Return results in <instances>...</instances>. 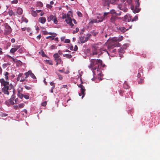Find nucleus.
I'll return each instance as SVG.
<instances>
[{"instance_id":"nucleus-43","label":"nucleus","mask_w":160,"mask_h":160,"mask_svg":"<svg viewBox=\"0 0 160 160\" xmlns=\"http://www.w3.org/2000/svg\"><path fill=\"white\" fill-rule=\"evenodd\" d=\"M15 103L16 104H18L20 102L19 101V100L18 99V98H16L15 99Z\"/></svg>"},{"instance_id":"nucleus-15","label":"nucleus","mask_w":160,"mask_h":160,"mask_svg":"<svg viewBox=\"0 0 160 160\" xmlns=\"http://www.w3.org/2000/svg\"><path fill=\"white\" fill-rule=\"evenodd\" d=\"M46 21V19L44 17H40L38 19V22L43 24H44Z\"/></svg>"},{"instance_id":"nucleus-10","label":"nucleus","mask_w":160,"mask_h":160,"mask_svg":"<svg viewBox=\"0 0 160 160\" xmlns=\"http://www.w3.org/2000/svg\"><path fill=\"white\" fill-rule=\"evenodd\" d=\"M19 46H16L14 47L13 48H11L10 50V52L13 54L20 48Z\"/></svg>"},{"instance_id":"nucleus-2","label":"nucleus","mask_w":160,"mask_h":160,"mask_svg":"<svg viewBox=\"0 0 160 160\" xmlns=\"http://www.w3.org/2000/svg\"><path fill=\"white\" fill-rule=\"evenodd\" d=\"M1 80V85L3 87L2 89V92L4 94L8 95L10 92L9 91L12 88L13 86L11 83L9 84L8 82L5 81L3 78Z\"/></svg>"},{"instance_id":"nucleus-60","label":"nucleus","mask_w":160,"mask_h":160,"mask_svg":"<svg viewBox=\"0 0 160 160\" xmlns=\"http://www.w3.org/2000/svg\"><path fill=\"white\" fill-rule=\"evenodd\" d=\"M58 78H59V79L61 80L62 79V75H61L60 74H58Z\"/></svg>"},{"instance_id":"nucleus-1","label":"nucleus","mask_w":160,"mask_h":160,"mask_svg":"<svg viewBox=\"0 0 160 160\" xmlns=\"http://www.w3.org/2000/svg\"><path fill=\"white\" fill-rule=\"evenodd\" d=\"M123 39V37L120 36L118 38L114 37L108 40L107 42L108 44V48L110 50L115 47L119 46L120 44L118 42L121 41Z\"/></svg>"},{"instance_id":"nucleus-35","label":"nucleus","mask_w":160,"mask_h":160,"mask_svg":"<svg viewBox=\"0 0 160 160\" xmlns=\"http://www.w3.org/2000/svg\"><path fill=\"white\" fill-rule=\"evenodd\" d=\"M30 77H31L33 79H36V78L35 76L34 75V74L31 72V73L30 75Z\"/></svg>"},{"instance_id":"nucleus-58","label":"nucleus","mask_w":160,"mask_h":160,"mask_svg":"<svg viewBox=\"0 0 160 160\" xmlns=\"http://www.w3.org/2000/svg\"><path fill=\"white\" fill-rule=\"evenodd\" d=\"M2 117H6L8 116V114L6 113H2L1 115Z\"/></svg>"},{"instance_id":"nucleus-14","label":"nucleus","mask_w":160,"mask_h":160,"mask_svg":"<svg viewBox=\"0 0 160 160\" xmlns=\"http://www.w3.org/2000/svg\"><path fill=\"white\" fill-rule=\"evenodd\" d=\"M124 19L125 22H129L131 20V16L130 15H126L124 16Z\"/></svg>"},{"instance_id":"nucleus-36","label":"nucleus","mask_w":160,"mask_h":160,"mask_svg":"<svg viewBox=\"0 0 160 160\" xmlns=\"http://www.w3.org/2000/svg\"><path fill=\"white\" fill-rule=\"evenodd\" d=\"M79 31V29L78 28H77L75 30H74L73 31L72 33L73 34H75L76 33H77Z\"/></svg>"},{"instance_id":"nucleus-23","label":"nucleus","mask_w":160,"mask_h":160,"mask_svg":"<svg viewBox=\"0 0 160 160\" xmlns=\"http://www.w3.org/2000/svg\"><path fill=\"white\" fill-rule=\"evenodd\" d=\"M9 73L7 72H5L4 75L5 76V78L6 81L8 80V75Z\"/></svg>"},{"instance_id":"nucleus-44","label":"nucleus","mask_w":160,"mask_h":160,"mask_svg":"<svg viewBox=\"0 0 160 160\" xmlns=\"http://www.w3.org/2000/svg\"><path fill=\"white\" fill-rule=\"evenodd\" d=\"M109 13V12H105L103 16H102L104 18V19L106 18L107 15Z\"/></svg>"},{"instance_id":"nucleus-40","label":"nucleus","mask_w":160,"mask_h":160,"mask_svg":"<svg viewBox=\"0 0 160 160\" xmlns=\"http://www.w3.org/2000/svg\"><path fill=\"white\" fill-rule=\"evenodd\" d=\"M135 2L136 3V5L135 7H139L140 6V3L139 1Z\"/></svg>"},{"instance_id":"nucleus-64","label":"nucleus","mask_w":160,"mask_h":160,"mask_svg":"<svg viewBox=\"0 0 160 160\" xmlns=\"http://www.w3.org/2000/svg\"><path fill=\"white\" fill-rule=\"evenodd\" d=\"M141 76V75L140 73L139 72H138V75H137L138 78H140V77Z\"/></svg>"},{"instance_id":"nucleus-51","label":"nucleus","mask_w":160,"mask_h":160,"mask_svg":"<svg viewBox=\"0 0 160 160\" xmlns=\"http://www.w3.org/2000/svg\"><path fill=\"white\" fill-rule=\"evenodd\" d=\"M22 21L23 22H24L26 23H27L28 22V20L27 19H26V18H23V19L22 20Z\"/></svg>"},{"instance_id":"nucleus-34","label":"nucleus","mask_w":160,"mask_h":160,"mask_svg":"<svg viewBox=\"0 0 160 160\" xmlns=\"http://www.w3.org/2000/svg\"><path fill=\"white\" fill-rule=\"evenodd\" d=\"M144 80L142 78H140L139 81L138 82V83L139 84H142L144 82Z\"/></svg>"},{"instance_id":"nucleus-37","label":"nucleus","mask_w":160,"mask_h":160,"mask_svg":"<svg viewBox=\"0 0 160 160\" xmlns=\"http://www.w3.org/2000/svg\"><path fill=\"white\" fill-rule=\"evenodd\" d=\"M138 16H136L134 17L133 18L132 20L131 21L132 22H133L134 21H136L138 19Z\"/></svg>"},{"instance_id":"nucleus-57","label":"nucleus","mask_w":160,"mask_h":160,"mask_svg":"<svg viewBox=\"0 0 160 160\" xmlns=\"http://www.w3.org/2000/svg\"><path fill=\"white\" fill-rule=\"evenodd\" d=\"M47 7L50 9L52 7V6L51 5L48 4L47 5Z\"/></svg>"},{"instance_id":"nucleus-9","label":"nucleus","mask_w":160,"mask_h":160,"mask_svg":"<svg viewBox=\"0 0 160 160\" xmlns=\"http://www.w3.org/2000/svg\"><path fill=\"white\" fill-rule=\"evenodd\" d=\"M78 87L80 88V90L81 91V93H79V95L81 96L82 95V98H83L85 95V89L84 87L81 84H80L78 86Z\"/></svg>"},{"instance_id":"nucleus-4","label":"nucleus","mask_w":160,"mask_h":160,"mask_svg":"<svg viewBox=\"0 0 160 160\" xmlns=\"http://www.w3.org/2000/svg\"><path fill=\"white\" fill-rule=\"evenodd\" d=\"M70 14H72V12L71 11L68 12L67 14L63 13L62 14V18L63 19H66L65 21L70 26L71 28H72L74 26V24L72 23V19L70 17Z\"/></svg>"},{"instance_id":"nucleus-29","label":"nucleus","mask_w":160,"mask_h":160,"mask_svg":"<svg viewBox=\"0 0 160 160\" xmlns=\"http://www.w3.org/2000/svg\"><path fill=\"white\" fill-rule=\"evenodd\" d=\"M55 37V36H48V37H46V38L47 39H50V40L51 41H52V40L54 39V38Z\"/></svg>"},{"instance_id":"nucleus-41","label":"nucleus","mask_w":160,"mask_h":160,"mask_svg":"<svg viewBox=\"0 0 160 160\" xmlns=\"http://www.w3.org/2000/svg\"><path fill=\"white\" fill-rule=\"evenodd\" d=\"M50 85L52 86V89H54L55 88V85H54V83H53V82H50Z\"/></svg>"},{"instance_id":"nucleus-28","label":"nucleus","mask_w":160,"mask_h":160,"mask_svg":"<svg viewBox=\"0 0 160 160\" xmlns=\"http://www.w3.org/2000/svg\"><path fill=\"white\" fill-rule=\"evenodd\" d=\"M53 57L54 58V60H55V59H57L58 58H59L60 56L59 55L58 53H55L53 55Z\"/></svg>"},{"instance_id":"nucleus-31","label":"nucleus","mask_w":160,"mask_h":160,"mask_svg":"<svg viewBox=\"0 0 160 160\" xmlns=\"http://www.w3.org/2000/svg\"><path fill=\"white\" fill-rule=\"evenodd\" d=\"M45 61L48 64L50 65H52L53 64L52 61L46 60Z\"/></svg>"},{"instance_id":"nucleus-63","label":"nucleus","mask_w":160,"mask_h":160,"mask_svg":"<svg viewBox=\"0 0 160 160\" xmlns=\"http://www.w3.org/2000/svg\"><path fill=\"white\" fill-rule=\"evenodd\" d=\"M127 1L129 4H130L132 2V0H127Z\"/></svg>"},{"instance_id":"nucleus-59","label":"nucleus","mask_w":160,"mask_h":160,"mask_svg":"<svg viewBox=\"0 0 160 160\" xmlns=\"http://www.w3.org/2000/svg\"><path fill=\"white\" fill-rule=\"evenodd\" d=\"M78 49V47L77 45H75L74 47V50L75 51H76Z\"/></svg>"},{"instance_id":"nucleus-22","label":"nucleus","mask_w":160,"mask_h":160,"mask_svg":"<svg viewBox=\"0 0 160 160\" xmlns=\"http://www.w3.org/2000/svg\"><path fill=\"white\" fill-rule=\"evenodd\" d=\"M97 18L98 19V22H102L104 19V18L102 16L100 15L97 16Z\"/></svg>"},{"instance_id":"nucleus-32","label":"nucleus","mask_w":160,"mask_h":160,"mask_svg":"<svg viewBox=\"0 0 160 160\" xmlns=\"http://www.w3.org/2000/svg\"><path fill=\"white\" fill-rule=\"evenodd\" d=\"M8 13L9 15L10 16H12V15H15V14H14V13L13 12L12 10H9L8 11Z\"/></svg>"},{"instance_id":"nucleus-21","label":"nucleus","mask_w":160,"mask_h":160,"mask_svg":"<svg viewBox=\"0 0 160 160\" xmlns=\"http://www.w3.org/2000/svg\"><path fill=\"white\" fill-rule=\"evenodd\" d=\"M17 12L18 15H21L22 13V10L20 8H18L17 10Z\"/></svg>"},{"instance_id":"nucleus-11","label":"nucleus","mask_w":160,"mask_h":160,"mask_svg":"<svg viewBox=\"0 0 160 160\" xmlns=\"http://www.w3.org/2000/svg\"><path fill=\"white\" fill-rule=\"evenodd\" d=\"M103 2L104 6L108 5V6L110 3L112 4H114V2L110 1V0H104Z\"/></svg>"},{"instance_id":"nucleus-33","label":"nucleus","mask_w":160,"mask_h":160,"mask_svg":"<svg viewBox=\"0 0 160 160\" xmlns=\"http://www.w3.org/2000/svg\"><path fill=\"white\" fill-rule=\"evenodd\" d=\"M91 33L92 35L94 36H95L98 33V32H95L94 31H92V32H91Z\"/></svg>"},{"instance_id":"nucleus-46","label":"nucleus","mask_w":160,"mask_h":160,"mask_svg":"<svg viewBox=\"0 0 160 160\" xmlns=\"http://www.w3.org/2000/svg\"><path fill=\"white\" fill-rule=\"evenodd\" d=\"M78 15L79 17H82V14L80 12H78Z\"/></svg>"},{"instance_id":"nucleus-54","label":"nucleus","mask_w":160,"mask_h":160,"mask_svg":"<svg viewBox=\"0 0 160 160\" xmlns=\"http://www.w3.org/2000/svg\"><path fill=\"white\" fill-rule=\"evenodd\" d=\"M19 106L18 105H15L13 106V108L15 110H17L18 109Z\"/></svg>"},{"instance_id":"nucleus-5","label":"nucleus","mask_w":160,"mask_h":160,"mask_svg":"<svg viewBox=\"0 0 160 160\" xmlns=\"http://www.w3.org/2000/svg\"><path fill=\"white\" fill-rule=\"evenodd\" d=\"M99 47L98 44H94L92 45V53L91 54V55H96L98 53V51L99 49Z\"/></svg>"},{"instance_id":"nucleus-13","label":"nucleus","mask_w":160,"mask_h":160,"mask_svg":"<svg viewBox=\"0 0 160 160\" xmlns=\"http://www.w3.org/2000/svg\"><path fill=\"white\" fill-rule=\"evenodd\" d=\"M6 103L7 105L8 106H10L11 105H13L14 104V101L12 100H11V99H10L8 101L6 102Z\"/></svg>"},{"instance_id":"nucleus-39","label":"nucleus","mask_w":160,"mask_h":160,"mask_svg":"<svg viewBox=\"0 0 160 160\" xmlns=\"http://www.w3.org/2000/svg\"><path fill=\"white\" fill-rule=\"evenodd\" d=\"M23 48H21L19 49L18 50V52H19V53H22L23 50Z\"/></svg>"},{"instance_id":"nucleus-7","label":"nucleus","mask_w":160,"mask_h":160,"mask_svg":"<svg viewBox=\"0 0 160 160\" xmlns=\"http://www.w3.org/2000/svg\"><path fill=\"white\" fill-rule=\"evenodd\" d=\"M5 32L4 34L6 35H7L11 33L12 32V29L6 23L5 25Z\"/></svg>"},{"instance_id":"nucleus-8","label":"nucleus","mask_w":160,"mask_h":160,"mask_svg":"<svg viewBox=\"0 0 160 160\" xmlns=\"http://www.w3.org/2000/svg\"><path fill=\"white\" fill-rule=\"evenodd\" d=\"M17 95L21 99H22L23 97L26 99H28L29 98V97L28 95H23L20 92V90H18Z\"/></svg>"},{"instance_id":"nucleus-50","label":"nucleus","mask_w":160,"mask_h":160,"mask_svg":"<svg viewBox=\"0 0 160 160\" xmlns=\"http://www.w3.org/2000/svg\"><path fill=\"white\" fill-rule=\"evenodd\" d=\"M15 98V96L13 94L11 96L10 99H11V100L12 99V100L13 101H14V100Z\"/></svg>"},{"instance_id":"nucleus-18","label":"nucleus","mask_w":160,"mask_h":160,"mask_svg":"<svg viewBox=\"0 0 160 160\" xmlns=\"http://www.w3.org/2000/svg\"><path fill=\"white\" fill-rule=\"evenodd\" d=\"M54 60L56 62V65L57 66L58 65V64H60L62 62V61L61 59L60 58L56 59H55V60Z\"/></svg>"},{"instance_id":"nucleus-24","label":"nucleus","mask_w":160,"mask_h":160,"mask_svg":"<svg viewBox=\"0 0 160 160\" xmlns=\"http://www.w3.org/2000/svg\"><path fill=\"white\" fill-rule=\"evenodd\" d=\"M63 56L64 57H66V58L68 59H70L72 57L71 55L69 54H63Z\"/></svg>"},{"instance_id":"nucleus-6","label":"nucleus","mask_w":160,"mask_h":160,"mask_svg":"<svg viewBox=\"0 0 160 160\" xmlns=\"http://www.w3.org/2000/svg\"><path fill=\"white\" fill-rule=\"evenodd\" d=\"M47 20L48 22L53 21V22L55 24H58V21L56 16L53 15H51L48 18Z\"/></svg>"},{"instance_id":"nucleus-62","label":"nucleus","mask_w":160,"mask_h":160,"mask_svg":"<svg viewBox=\"0 0 160 160\" xmlns=\"http://www.w3.org/2000/svg\"><path fill=\"white\" fill-rule=\"evenodd\" d=\"M41 38V34H39L38 35L37 37V38L38 39V40H40Z\"/></svg>"},{"instance_id":"nucleus-19","label":"nucleus","mask_w":160,"mask_h":160,"mask_svg":"<svg viewBox=\"0 0 160 160\" xmlns=\"http://www.w3.org/2000/svg\"><path fill=\"white\" fill-rule=\"evenodd\" d=\"M32 71L31 70L28 71V72L24 73L25 75L26 76L25 78H27L29 76H30L31 73Z\"/></svg>"},{"instance_id":"nucleus-53","label":"nucleus","mask_w":160,"mask_h":160,"mask_svg":"<svg viewBox=\"0 0 160 160\" xmlns=\"http://www.w3.org/2000/svg\"><path fill=\"white\" fill-rule=\"evenodd\" d=\"M24 87L27 90H30L31 89V88L26 85Z\"/></svg>"},{"instance_id":"nucleus-26","label":"nucleus","mask_w":160,"mask_h":160,"mask_svg":"<svg viewBox=\"0 0 160 160\" xmlns=\"http://www.w3.org/2000/svg\"><path fill=\"white\" fill-rule=\"evenodd\" d=\"M98 21L97 19H92L90 23H98Z\"/></svg>"},{"instance_id":"nucleus-38","label":"nucleus","mask_w":160,"mask_h":160,"mask_svg":"<svg viewBox=\"0 0 160 160\" xmlns=\"http://www.w3.org/2000/svg\"><path fill=\"white\" fill-rule=\"evenodd\" d=\"M25 106V105L24 103H22L19 104V107L20 108H23Z\"/></svg>"},{"instance_id":"nucleus-47","label":"nucleus","mask_w":160,"mask_h":160,"mask_svg":"<svg viewBox=\"0 0 160 160\" xmlns=\"http://www.w3.org/2000/svg\"><path fill=\"white\" fill-rule=\"evenodd\" d=\"M110 13H111L112 14H115L116 15V12H115V10L112 9L110 10Z\"/></svg>"},{"instance_id":"nucleus-45","label":"nucleus","mask_w":160,"mask_h":160,"mask_svg":"<svg viewBox=\"0 0 160 160\" xmlns=\"http://www.w3.org/2000/svg\"><path fill=\"white\" fill-rule=\"evenodd\" d=\"M92 36V35L91 34L88 33L87 35V36L86 37V38H88V39L89 38H90Z\"/></svg>"},{"instance_id":"nucleus-49","label":"nucleus","mask_w":160,"mask_h":160,"mask_svg":"<svg viewBox=\"0 0 160 160\" xmlns=\"http://www.w3.org/2000/svg\"><path fill=\"white\" fill-rule=\"evenodd\" d=\"M47 104V102L45 101L42 103V106H46Z\"/></svg>"},{"instance_id":"nucleus-17","label":"nucleus","mask_w":160,"mask_h":160,"mask_svg":"<svg viewBox=\"0 0 160 160\" xmlns=\"http://www.w3.org/2000/svg\"><path fill=\"white\" fill-rule=\"evenodd\" d=\"M117 18V17L115 16H113L110 19V22L112 23H114Z\"/></svg>"},{"instance_id":"nucleus-48","label":"nucleus","mask_w":160,"mask_h":160,"mask_svg":"<svg viewBox=\"0 0 160 160\" xmlns=\"http://www.w3.org/2000/svg\"><path fill=\"white\" fill-rule=\"evenodd\" d=\"M113 48H112V49H110H110H108H108L109 50V51L110 52H113V53H115L116 52V49H114L113 50H112Z\"/></svg>"},{"instance_id":"nucleus-27","label":"nucleus","mask_w":160,"mask_h":160,"mask_svg":"<svg viewBox=\"0 0 160 160\" xmlns=\"http://www.w3.org/2000/svg\"><path fill=\"white\" fill-rule=\"evenodd\" d=\"M31 14L34 17H36L37 15L36 11L33 10L31 11Z\"/></svg>"},{"instance_id":"nucleus-55","label":"nucleus","mask_w":160,"mask_h":160,"mask_svg":"<svg viewBox=\"0 0 160 160\" xmlns=\"http://www.w3.org/2000/svg\"><path fill=\"white\" fill-rule=\"evenodd\" d=\"M22 78L20 79V82H23L25 81V79L26 78H23V77H22Z\"/></svg>"},{"instance_id":"nucleus-42","label":"nucleus","mask_w":160,"mask_h":160,"mask_svg":"<svg viewBox=\"0 0 160 160\" xmlns=\"http://www.w3.org/2000/svg\"><path fill=\"white\" fill-rule=\"evenodd\" d=\"M18 2V0H13L11 2L12 4H17Z\"/></svg>"},{"instance_id":"nucleus-3","label":"nucleus","mask_w":160,"mask_h":160,"mask_svg":"<svg viewBox=\"0 0 160 160\" xmlns=\"http://www.w3.org/2000/svg\"><path fill=\"white\" fill-rule=\"evenodd\" d=\"M102 61L100 59H92L90 65L88 67L93 70V73L95 72V70H97V71L100 70L99 66L102 65Z\"/></svg>"},{"instance_id":"nucleus-16","label":"nucleus","mask_w":160,"mask_h":160,"mask_svg":"<svg viewBox=\"0 0 160 160\" xmlns=\"http://www.w3.org/2000/svg\"><path fill=\"white\" fill-rule=\"evenodd\" d=\"M134 8L133 7H131V8L132 9L133 11V12L134 13H137L139 12L140 11V9L139 7H135V9L134 10L133 9Z\"/></svg>"},{"instance_id":"nucleus-56","label":"nucleus","mask_w":160,"mask_h":160,"mask_svg":"<svg viewBox=\"0 0 160 160\" xmlns=\"http://www.w3.org/2000/svg\"><path fill=\"white\" fill-rule=\"evenodd\" d=\"M138 72L140 73L141 72L143 73V70L141 68H140L139 69Z\"/></svg>"},{"instance_id":"nucleus-20","label":"nucleus","mask_w":160,"mask_h":160,"mask_svg":"<svg viewBox=\"0 0 160 160\" xmlns=\"http://www.w3.org/2000/svg\"><path fill=\"white\" fill-rule=\"evenodd\" d=\"M119 30H120L122 32L124 33L125 32L127 29L124 27H119Z\"/></svg>"},{"instance_id":"nucleus-52","label":"nucleus","mask_w":160,"mask_h":160,"mask_svg":"<svg viewBox=\"0 0 160 160\" xmlns=\"http://www.w3.org/2000/svg\"><path fill=\"white\" fill-rule=\"evenodd\" d=\"M70 41L68 39H66L65 40V43H69L70 42Z\"/></svg>"},{"instance_id":"nucleus-30","label":"nucleus","mask_w":160,"mask_h":160,"mask_svg":"<svg viewBox=\"0 0 160 160\" xmlns=\"http://www.w3.org/2000/svg\"><path fill=\"white\" fill-rule=\"evenodd\" d=\"M123 87L125 89H128L129 86L128 85L126 82H125L123 84Z\"/></svg>"},{"instance_id":"nucleus-25","label":"nucleus","mask_w":160,"mask_h":160,"mask_svg":"<svg viewBox=\"0 0 160 160\" xmlns=\"http://www.w3.org/2000/svg\"><path fill=\"white\" fill-rule=\"evenodd\" d=\"M124 49L121 48H120L119 51V54L120 55H122V54L124 52Z\"/></svg>"},{"instance_id":"nucleus-12","label":"nucleus","mask_w":160,"mask_h":160,"mask_svg":"<svg viewBox=\"0 0 160 160\" xmlns=\"http://www.w3.org/2000/svg\"><path fill=\"white\" fill-rule=\"evenodd\" d=\"M88 38L86 37H81L80 38V41L81 43H83L88 41Z\"/></svg>"},{"instance_id":"nucleus-61","label":"nucleus","mask_w":160,"mask_h":160,"mask_svg":"<svg viewBox=\"0 0 160 160\" xmlns=\"http://www.w3.org/2000/svg\"><path fill=\"white\" fill-rule=\"evenodd\" d=\"M26 30L28 32H30L31 31V29L29 28H26Z\"/></svg>"}]
</instances>
